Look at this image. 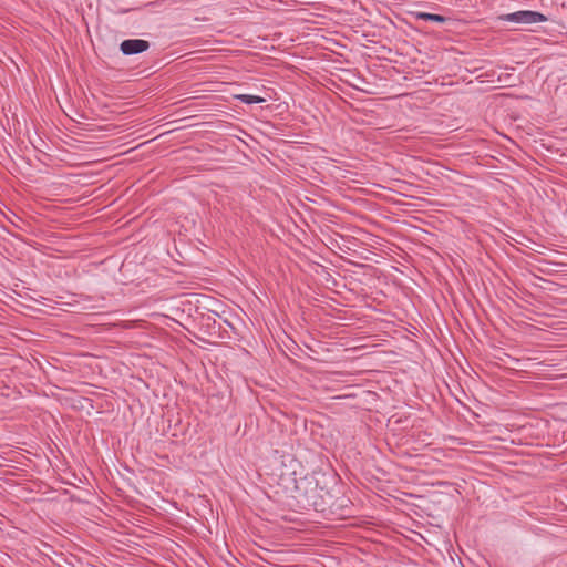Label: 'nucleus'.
I'll use <instances>...</instances> for the list:
<instances>
[{
  "label": "nucleus",
  "instance_id": "7ed1b4c3",
  "mask_svg": "<svg viewBox=\"0 0 567 567\" xmlns=\"http://www.w3.org/2000/svg\"><path fill=\"white\" fill-rule=\"evenodd\" d=\"M150 49V42L142 39L124 40L120 44V50L124 55H133L145 52Z\"/></svg>",
  "mask_w": 567,
  "mask_h": 567
},
{
  "label": "nucleus",
  "instance_id": "39448f33",
  "mask_svg": "<svg viewBox=\"0 0 567 567\" xmlns=\"http://www.w3.org/2000/svg\"><path fill=\"white\" fill-rule=\"evenodd\" d=\"M417 18L424 21H432L437 23H444L446 21V18L444 16L427 12L419 13Z\"/></svg>",
  "mask_w": 567,
  "mask_h": 567
},
{
  "label": "nucleus",
  "instance_id": "f257e3e1",
  "mask_svg": "<svg viewBox=\"0 0 567 567\" xmlns=\"http://www.w3.org/2000/svg\"><path fill=\"white\" fill-rule=\"evenodd\" d=\"M321 492L322 488H319L317 481L305 477L296 484L295 498L302 508L324 512V501L320 494Z\"/></svg>",
  "mask_w": 567,
  "mask_h": 567
},
{
  "label": "nucleus",
  "instance_id": "20e7f679",
  "mask_svg": "<svg viewBox=\"0 0 567 567\" xmlns=\"http://www.w3.org/2000/svg\"><path fill=\"white\" fill-rule=\"evenodd\" d=\"M235 99H237L238 101H240L245 104H260L266 101L264 97L258 96V95H252V94H238V95H235Z\"/></svg>",
  "mask_w": 567,
  "mask_h": 567
},
{
  "label": "nucleus",
  "instance_id": "f03ea898",
  "mask_svg": "<svg viewBox=\"0 0 567 567\" xmlns=\"http://www.w3.org/2000/svg\"><path fill=\"white\" fill-rule=\"evenodd\" d=\"M501 21L513 22L516 24H535L547 21V17L538 11L520 10L513 13H506L498 17Z\"/></svg>",
  "mask_w": 567,
  "mask_h": 567
}]
</instances>
